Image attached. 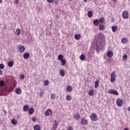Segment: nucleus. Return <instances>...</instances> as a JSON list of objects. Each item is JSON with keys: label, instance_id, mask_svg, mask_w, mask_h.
Wrapping results in <instances>:
<instances>
[{"label": "nucleus", "instance_id": "603ef678", "mask_svg": "<svg viewBox=\"0 0 130 130\" xmlns=\"http://www.w3.org/2000/svg\"><path fill=\"white\" fill-rule=\"evenodd\" d=\"M84 3H87L88 2V0H83Z\"/></svg>", "mask_w": 130, "mask_h": 130}, {"label": "nucleus", "instance_id": "9d476101", "mask_svg": "<svg viewBox=\"0 0 130 130\" xmlns=\"http://www.w3.org/2000/svg\"><path fill=\"white\" fill-rule=\"evenodd\" d=\"M18 48L20 52H23L25 51V47L22 45H18Z\"/></svg>", "mask_w": 130, "mask_h": 130}, {"label": "nucleus", "instance_id": "bb28decb", "mask_svg": "<svg viewBox=\"0 0 130 130\" xmlns=\"http://www.w3.org/2000/svg\"><path fill=\"white\" fill-rule=\"evenodd\" d=\"M74 117L77 120L80 118V114L79 113H77L76 115H74Z\"/></svg>", "mask_w": 130, "mask_h": 130}, {"label": "nucleus", "instance_id": "de8ad7c7", "mask_svg": "<svg viewBox=\"0 0 130 130\" xmlns=\"http://www.w3.org/2000/svg\"><path fill=\"white\" fill-rule=\"evenodd\" d=\"M32 121H36V118H33L32 119Z\"/></svg>", "mask_w": 130, "mask_h": 130}, {"label": "nucleus", "instance_id": "0eeeda50", "mask_svg": "<svg viewBox=\"0 0 130 130\" xmlns=\"http://www.w3.org/2000/svg\"><path fill=\"white\" fill-rule=\"evenodd\" d=\"M123 101L121 99H118L116 101V104L118 106L121 107L122 106Z\"/></svg>", "mask_w": 130, "mask_h": 130}, {"label": "nucleus", "instance_id": "79ce46f5", "mask_svg": "<svg viewBox=\"0 0 130 130\" xmlns=\"http://www.w3.org/2000/svg\"><path fill=\"white\" fill-rule=\"evenodd\" d=\"M57 125H58V123L56 121H55V125H54V127H57Z\"/></svg>", "mask_w": 130, "mask_h": 130}, {"label": "nucleus", "instance_id": "f704fd0d", "mask_svg": "<svg viewBox=\"0 0 130 130\" xmlns=\"http://www.w3.org/2000/svg\"><path fill=\"white\" fill-rule=\"evenodd\" d=\"M16 33L17 35H20V34H21V30H20V29H16Z\"/></svg>", "mask_w": 130, "mask_h": 130}, {"label": "nucleus", "instance_id": "4468645a", "mask_svg": "<svg viewBox=\"0 0 130 130\" xmlns=\"http://www.w3.org/2000/svg\"><path fill=\"white\" fill-rule=\"evenodd\" d=\"M34 113V108H31L29 110H28V114L29 115H32Z\"/></svg>", "mask_w": 130, "mask_h": 130}, {"label": "nucleus", "instance_id": "dca6fc26", "mask_svg": "<svg viewBox=\"0 0 130 130\" xmlns=\"http://www.w3.org/2000/svg\"><path fill=\"white\" fill-rule=\"evenodd\" d=\"M15 92L16 93V94H18V95H20V94H21V93H22V90H21V89L20 88H16L15 89Z\"/></svg>", "mask_w": 130, "mask_h": 130}, {"label": "nucleus", "instance_id": "7c9ffc66", "mask_svg": "<svg viewBox=\"0 0 130 130\" xmlns=\"http://www.w3.org/2000/svg\"><path fill=\"white\" fill-rule=\"evenodd\" d=\"M117 29V26H113L112 27V30L113 32H116Z\"/></svg>", "mask_w": 130, "mask_h": 130}, {"label": "nucleus", "instance_id": "1a4fd4ad", "mask_svg": "<svg viewBox=\"0 0 130 130\" xmlns=\"http://www.w3.org/2000/svg\"><path fill=\"white\" fill-rule=\"evenodd\" d=\"M51 113H52V111L50 109L47 110L45 112V115L46 116H49V115H51Z\"/></svg>", "mask_w": 130, "mask_h": 130}, {"label": "nucleus", "instance_id": "b1692460", "mask_svg": "<svg viewBox=\"0 0 130 130\" xmlns=\"http://www.w3.org/2000/svg\"><path fill=\"white\" fill-rule=\"evenodd\" d=\"M99 30L101 31H103L104 30V25L103 24H101L99 25Z\"/></svg>", "mask_w": 130, "mask_h": 130}, {"label": "nucleus", "instance_id": "f03ea898", "mask_svg": "<svg viewBox=\"0 0 130 130\" xmlns=\"http://www.w3.org/2000/svg\"><path fill=\"white\" fill-rule=\"evenodd\" d=\"M10 93V90L8 89L7 88H0V95L2 94H9Z\"/></svg>", "mask_w": 130, "mask_h": 130}, {"label": "nucleus", "instance_id": "20e7f679", "mask_svg": "<svg viewBox=\"0 0 130 130\" xmlns=\"http://www.w3.org/2000/svg\"><path fill=\"white\" fill-rule=\"evenodd\" d=\"M90 119L91 120H93V121H97V120H98L97 115H96L95 113H93L91 115Z\"/></svg>", "mask_w": 130, "mask_h": 130}, {"label": "nucleus", "instance_id": "412c9836", "mask_svg": "<svg viewBox=\"0 0 130 130\" xmlns=\"http://www.w3.org/2000/svg\"><path fill=\"white\" fill-rule=\"evenodd\" d=\"M72 99H73V98L71 95H68L66 96V100L67 101H71Z\"/></svg>", "mask_w": 130, "mask_h": 130}, {"label": "nucleus", "instance_id": "09e8293b", "mask_svg": "<svg viewBox=\"0 0 130 130\" xmlns=\"http://www.w3.org/2000/svg\"><path fill=\"white\" fill-rule=\"evenodd\" d=\"M3 74V71H2V70H0V75H2Z\"/></svg>", "mask_w": 130, "mask_h": 130}, {"label": "nucleus", "instance_id": "cd10ccee", "mask_svg": "<svg viewBox=\"0 0 130 130\" xmlns=\"http://www.w3.org/2000/svg\"><path fill=\"white\" fill-rule=\"evenodd\" d=\"M61 63L62 66H66L67 64V61H66L65 59H63V60H61Z\"/></svg>", "mask_w": 130, "mask_h": 130}, {"label": "nucleus", "instance_id": "6e6d98bb", "mask_svg": "<svg viewBox=\"0 0 130 130\" xmlns=\"http://www.w3.org/2000/svg\"><path fill=\"white\" fill-rule=\"evenodd\" d=\"M113 2H114V3H116V0H113Z\"/></svg>", "mask_w": 130, "mask_h": 130}, {"label": "nucleus", "instance_id": "58836bf2", "mask_svg": "<svg viewBox=\"0 0 130 130\" xmlns=\"http://www.w3.org/2000/svg\"><path fill=\"white\" fill-rule=\"evenodd\" d=\"M0 69L1 70H4V69H5V65L3 64H0Z\"/></svg>", "mask_w": 130, "mask_h": 130}, {"label": "nucleus", "instance_id": "473e14b6", "mask_svg": "<svg viewBox=\"0 0 130 130\" xmlns=\"http://www.w3.org/2000/svg\"><path fill=\"white\" fill-rule=\"evenodd\" d=\"M88 94L89 95V96H93V95H94V90H91L90 91H89Z\"/></svg>", "mask_w": 130, "mask_h": 130}, {"label": "nucleus", "instance_id": "c9c22d12", "mask_svg": "<svg viewBox=\"0 0 130 130\" xmlns=\"http://www.w3.org/2000/svg\"><path fill=\"white\" fill-rule=\"evenodd\" d=\"M60 75L61 77H64V75H66V73H64V71H60Z\"/></svg>", "mask_w": 130, "mask_h": 130}, {"label": "nucleus", "instance_id": "9b49d317", "mask_svg": "<svg viewBox=\"0 0 130 130\" xmlns=\"http://www.w3.org/2000/svg\"><path fill=\"white\" fill-rule=\"evenodd\" d=\"M30 57V54L29 53H25L23 55V58L28 59Z\"/></svg>", "mask_w": 130, "mask_h": 130}, {"label": "nucleus", "instance_id": "5701e85b", "mask_svg": "<svg viewBox=\"0 0 130 130\" xmlns=\"http://www.w3.org/2000/svg\"><path fill=\"white\" fill-rule=\"evenodd\" d=\"M87 16L88 18H91V17H93V13L91 11H88L87 13Z\"/></svg>", "mask_w": 130, "mask_h": 130}, {"label": "nucleus", "instance_id": "864d4df0", "mask_svg": "<svg viewBox=\"0 0 130 130\" xmlns=\"http://www.w3.org/2000/svg\"><path fill=\"white\" fill-rule=\"evenodd\" d=\"M55 5H57V1L55 2Z\"/></svg>", "mask_w": 130, "mask_h": 130}, {"label": "nucleus", "instance_id": "a18cd8bd", "mask_svg": "<svg viewBox=\"0 0 130 130\" xmlns=\"http://www.w3.org/2000/svg\"><path fill=\"white\" fill-rule=\"evenodd\" d=\"M40 95L41 97H42V95H43V92H40Z\"/></svg>", "mask_w": 130, "mask_h": 130}, {"label": "nucleus", "instance_id": "c85d7f7f", "mask_svg": "<svg viewBox=\"0 0 130 130\" xmlns=\"http://www.w3.org/2000/svg\"><path fill=\"white\" fill-rule=\"evenodd\" d=\"M11 122L13 125H16L17 124V120L15 119H12Z\"/></svg>", "mask_w": 130, "mask_h": 130}, {"label": "nucleus", "instance_id": "e433bc0d", "mask_svg": "<svg viewBox=\"0 0 130 130\" xmlns=\"http://www.w3.org/2000/svg\"><path fill=\"white\" fill-rule=\"evenodd\" d=\"M72 90H73V88H72V86H68L67 87V91L68 92H71L72 91Z\"/></svg>", "mask_w": 130, "mask_h": 130}, {"label": "nucleus", "instance_id": "13d9d810", "mask_svg": "<svg viewBox=\"0 0 130 130\" xmlns=\"http://www.w3.org/2000/svg\"><path fill=\"white\" fill-rule=\"evenodd\" d=\"M69 1H73V0H69Z\"/></svg>", "mask_w": 130, "mask_h": 130}, {"label": "nucleus", "instance_id": "72a5a7b5", "mask_svg": "<svg viewBox=\"0 0 130 130\" xmlns=\"http://www.w3.org/2000/svg\"><path fill=\"white\" fill-rule=\"evenodd\" d=\"M5 86V81L1 80L0 81V87H4Z\"/></svg>", "mask_w": 130, "mask_h": 130}, {"label": "nucleus", "instance_id": "7ed1b4c3", "mask_svg": "<svg viewBox=\"0 0 130 130\" xmlns=\"http://www.w3.org/2000/svg\"><path fill=\"white\" fill-rule=\"evenodd\" d=\"M116 75H115V71H114L112 73V74L111 75V82L112 83H113L115 81V80H116L115 78H116Z\"/></svg>", "mask_w": 130, "mask_h": 130}, {"label": "nucleus", "instance_id": "a878e982", "mask_svg": "<svg viewBox=\"0 0 130 130\" xmlns=\"http://www.w3.org/2000/svg\"><path fill=\"white\" fill-rule=\"evenodd\" d=\"M14 66V62L13 61H10L8 62V66L10 68H12Z\"/></svg>", "mask_w": 130, "mask_h": 130}, {"label": "nucleus", "instance_id": "3c124183", "mask_svg": "<svg viewBox=\"0 0 130 130\" xmlns=\"http://www.w3.org/2000/svg\"><path fill=\"white\" fill-rule=\"evenodd\" d=\"M127 110H128V111H129V112H130V107H128V108L127 109Z\"/></svg>", "mask_w": 130, "mask_h": 130}, {"label": "nucleus", "instance_id": "f257e3e1", "mask_svg": "<svg viewBox=\"0 0 130 130\" xmlns=\"http://www.w3.org/2000/svg\"><path fill=\"white\" fill-rule=\"evenodd\" d=\"M105 44V38L100 35L96 41V46L99 49H102Z\"/></svg>", "mask_w": 130, "mask_h": 130}, {"label": "nucleus", "instance_id": "4be33fe9", "mask_svg": "<svg viewBox=\"0 0 130 130\" xmlns=\"http://www.w3.org/2000/svg\"><path fill=\"white\" fill-rule=\"evenodd\" d=\"M99 22L101 23V24H103V23L105 22V20L104 19V18L101 17L100 18Z\"/></svg>", "mask_w": 130, "mask_h": 130}, {"label": "nucleus", "instance_id": "393cba45", "mask_svg": "<svg viewBox=\"0 0 130 130\" xmlns=\"http://www.w3.org/2000/svg\"><path fill=\"white\" fill-rule=\"evenodd\" d=\"M58 59H59V60H63V56L61 54H59L58 56Z\"/></svg>", "mask_w": 130, "mask_h": 130}, {"label": "nucleus", "instance_id": "8fccbe9b", "mask_svg": "<svg viewBox=\"0 0 130 130\" xmlns=\"http://www.w3.org/2000/svg\"><path fill=\"white\" fill-rule=\"evenodd\" d=\"M51 130H56V129H55V127L53 126V128H52Z\"/></svg>", "mask_w": 130, "mask_h": 130}, {"label": "nucleus", "instance_id": "a211bd4d", "mask_svg": "<svg viewBox=\"0 0 130 130\" xmlns=\"http://www.w3.org/2000/svg\"><path fill=\"white\" fill-rule=\"evenodd\" d=\"M29 109V106L25 105L23 107V111H28Z\"/></svg>", "mask_w": 130, "mask_h": 130}, {"label": "nucleus", "instance_id": "423d86ee", "mask_svg": "<svg viewBox=\"0 0 130 130\" xmlns=\"http://www.w3.org/2000/svg\"><path fill=\"white\" fill-rule=\"evenodd\" d=\"M122 16L124 19H128V12L127 11H124Z\"/></svg>", "mask_w": 130, "mask_h": 130}, {"label": "nucleus", "instance_id": "ea45409f", "mask_svg": "<svg viewBox=\"0 0 130 130\" xmlns=\"http://www.w3.org/2000/svg\"><path fill=\"white\" fill-rule=\"evenodd\" d=\"M45 86H47L49 84V81L46 80L44 82Z\"/></svg>", "mask_w": 130, "mask_h": 130}, {"label": "nucleus", "instance_id": "6e6552de", "mask_svg": "<svg viewBox=\"0 0 130 130\" xmlns=\"http://www.w3.org/2000/svg\"><path fill=\"white\" fill-rule=\"evenodd\" d=\"M81 124H83L84 125H87L88 124V120L85 118H83L81 121Z\"/></svg>", "mask_w": 130, "mask_h": 130}, {"label": "nucleus", "instance_id": "c756f323", "mask_svg": "<svg viewBox=\"0 0 130 130\" xmlns=\"http://www.w3.org/2000/svg\"><path fill=\"white\" fill-rule=\"evenodd\" d=\"M80 59L81 60H85V55H84V54H81L80 56Z\"/></svg>", "mask_w": 130, "mask_h": 130}, {"label": "nucleus", "instance_id": "5fc2aeb1", "mask_svg": "<svg viewBox=\"0 0 130 130\" xmlns=\"http://www.w3.org/2000/svg\"><path fill=\"white\" fill-rule=\"evenodd\" d=\"M3 3V0H0V4H2Z\"/></svg>", "mask_w": 130, "mask_h": 130}, {"label": "nucleus", "instance_id": "4d7b16f0", "mask_svg": "<svg viewBox=\"0 0 130 130\" xmlns=\"http://www.w3.org/2000/svg\"><path fill=\"white\" fill-rule=\"evenodd\" d=\"M124 130H128V128H125V129H124Z\"/></svg>", "mask_w": 130, "mask_h": 130}, {"label": "nucleus", "instance_id": "aec40b11", "mask_svg": "<svg viewBox=\"0 0 130 130\" xmlns=\"http://www.w3.org/2000/svg\"><path fill=\"white\" fill-rule=\"evenodd\" d=\"M98 86H99V80H96L95 81L94 87L97 89V88H98Z\"/></svg>", "mask_w": 130, "mask_h": 130}, {"label": "nucleus", "instance_id": "39448f33", "mask_svg": "<svg viewBox=\"0 0 130 130\" xmlns=\"http://www.w3.org/2000/svg\"><path fill=\"white\" fill-rule=\"evenodd\" d=\"M108 93L109 94H114V95H119V93H118V92L115 90H113L112 89H110L108 91Z\"/></svg>", "mask_w": 130, "mask_h": 130}, {"label": "nucleus", "instance_id": "a19ab883", "mask_svg": "<svg viewBox=\"0 0 130 130\" xmlns=\"http://www.w3.org/2000/svg\"><path fill=\"white\" fill-rule=\"evenodd\" d=\"M15 5H19V0H14Z\"/></svg>", "mask_w": 130, "mask_h": 130}, {"label": "nucleus", "instance_id": "37998d69", "mask_svg": "<svg viewBox=\"0 0 130 130\" xmlns=\"http://www.w3.org/2000/svg\"><path fill=\"white\" fill-rule=\"evenodd\" d=\"M48 3H49V4H52L53 3V0H47Z\"/></svg>", "mask_w": 130, "mask_h": 130}, {"label": "nucleus", "instance_id": "2eb2a0df", "mask_svg": "<svg viewBox=\"0 0 130 130\" xmlns=\"http://www.w3.org/2000/svg\"><path fill=\"white\" fill-rule=\"evenodd\" d=\"M127 41H128V40H127V39L126 38H123L121 39V42L123 43V44H125V43H126V42H127Z\"/></svg>", "mask_w": 130, "mask_h": 130}, {"label": "nucleus", "instance_id": "6ab92c4d", "mask_svg": "<svg viewBox=\"0 0 130 130\" xmlns=\"http://www.w3.org/2000/svg\"><path fill=\"white\" fill-rule=\"evenodd\" d=\"M93 24L95 26H98L99 25V20L98 19L93 20Z\"/></svg>", "mask_w": 130, "mask_h": 130}, {"label": "nucleus", "instance_id": "ddd939ff", "mask_svg": "<svg viewBox=\"0 0 130 130\" xmlns=\"http://www.w3.org/2000/svg\"><path fill=\"white\" fill-rule=\"evenodd\" d=\"M34 130H40L41 129V127L39 124H36L34 127Z\"/></svg>", "mask_w": 130, "mask_h": 130}, {"label": "nucleus", "instance_id": "f8f14e48", "mask_svg": "<svg viewBox=\"0 0 130 130\" xmlns=\"http://www.w3.org/2000/svg\"><path fill=\"white\" fill-rule=\"evenodd\" d=\"M107 55L108 57H112V56H113V52L111 51H109L107 52Z\"/></svg>", "mask_w": 130, "mask_h": 130}, {"label": "nucleus", "instance_id": "4c0bfd02", "mask_svg": "<svg viewBox=\"0 0 130 130\" xmlns=\"http://www.w3.org/2000/svg\"><path fill=\"white\" fill-rule=\"evenodd\" d=\"M51 99L53 100L55 99V94L54 93H51Z\"/></svg>", "mask_w": 130, "mask_h": 130}, {"label": "nucleus", "instance_id": "2f4dec72", "mask_svg": "<svg viewBox=\"0 0 130 130\" xmlns=\"http://www.w3.org/2000/svg\"><path fill=\"white\" fill-rule=\"evenodd\" d=\"M122 59L124 60V61H126V60H127V55H124Z\"/></svg>", "mask_w": 130, "mask_h": 130}, {"label": "nucleus", "instance_id": "f3484780", "mask_svg": "<svg viewBox=\"0 0 130 130\" xmlns=\"http://www.w3.org/2000/svg\"><path fill=\"white\" fill-rule=\"evenodd\" d=\"M80 38H81V35L76 34L75 35V39H76V40H80Z\"/></svg>", "mask_w": 130, "mask_h": 130}, {"label": "nucleus", "instance_id": "49530a36", "mask_svg": "<svg viewBox=\"0 0 130 130\" xmlns=\"http://www.w3.org/2000/svg\"><path fill=\"white\" fill-rule=\"evenodd\" d=\"M68 130H73V128L72 127H69Z\"/></svg>", "mask_w": 130, "mask_h": 130}, {"label": "nucleus", "instance_id": "c03bdc74", "mask_svg": "<svg viewBox=\"0 0 130 130\" xmlns=\"http://www.w3.org/2000/svg\"><path fill=\"white\" fill-rule=\"evenodd\" d=\"M20 78L22 79V80H24V78H25V76H24V75H20Z\"/></svg>", "mask_w": 130, "mask_h": 130}]
</instances>
